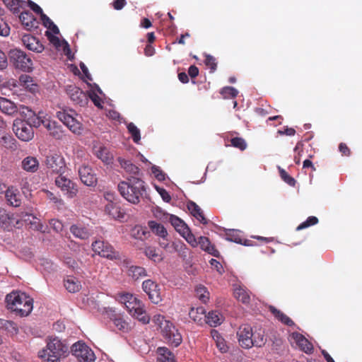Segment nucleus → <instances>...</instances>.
Listing matches in <instances>:
<instances>
[{
    "label": "nucleus",
    "instance_id": "nucleus-28",
    "mask_svg": "<svg viewBox=\"0 0 362 362\" xmlns=\"http://www.w3.org/2000/svg\"><path fill=\"white\" fill-rule=\"evenodd\" d=\"M22 168L29 173H35L39 168L38 160L33 156H28L21 162Z\"/></svg>",
    "mask_w": 362,
    "mask_h": 362
},
{
    "label": "nucleus",
    "instance_id": "nucleus-30",
    "mask_svg": "<svg viewBox=\"0 0 362 362\" xmlns=\"http://www.w3.org/2000/svg\"><path fill=\"white\" fill-rule=\"evenodd\" d=\"M127 274L135 281L147 276L145 268L135 265L127 267Z\"/></svg>",
    "mask_w": 362,
    "mask_h": 362
},
{
    "label": "nucleus",
    "instance_id": "nucleus-27",
    "mask_svg": "<svg viewBox=\"0 0 362 362\" xmlns=\"http://www.w3.org/2000/svg\"><path fill=\"white\" fill-rule=\"evenodd\" d=\"M187 209L191 214L195 217L200 223L207 224L208 221L205 218L201 208L194 202L190 201L187 203Z\"/></svg>",
    "mask_w": 362,
    "mask_h": 362
},
{
    "label": "nucleus",
    "instance_id": "nucleus-20",
    "mask_svg": "<svg viewBox=\"0 0 362 362\" xmlns=\"http://www.w3.org/2000/svg\"><path fill=\"white\" fill-rule=\"evenodd\" d=\"M22 42L26 48L37 53L44 50V46L35 37L31 35H24L22 37Z\"/></svg>",
    "mask_w": 362,
    "mask_h": 362
},
{
    "label": "nucleus",
    "instance_id": "nucleus-25",
    "mask_svg": "<svg viewBox=\"0 0 362 362\" xmlns=\"http://www.w3.org/2000/svg\"><path fill=\"white\" fill-rule=\"evenodd\" d=\"M71 233L77 238L87 240L91 235L90 230L81 224H74L70 227Z\"/></svg>",
    "mask_w": 362,
    "mask_h": 362
},
{
    "label": "nucleus",
    "instance_id": "nucleus-16",
    "mask_svg": "<svg viewBox=\"0 0 362 362\" xmlns=\"http://www.w3.org/2000/svg\"><path fill=\"white\" fill-rule=\"evenodd\" d=\"M142 288L152 303L157 304L161 300L159 286L156 282L147 279L143 282Z\"/></svg>",
    "mask_w": 362,
    "mask_h": 362
},
{
    "label": "nucleus",
    "instance_id": "nucleus-9",
    "mask_svg": "<svg viewBox=\"0 0 362 362\" xmlns=\"http://www.w3.org/2000/svg\"><path fill=\"white\" fill-rule=\"evenodd\" d=\"M13 130L16 136L23 141H30L34 136L32 127L21 119L17 118L13 121Z\"/></svg>",
    "mask_w": 362,
    "mask_h": 362
},
{
    "label": "nucleus",
    "instance_id": "nucleus-31",
    "mask_svg": "<svg viewBox=\"0 0 362 362\" xmlns=\"http://www.w3.org/2000/svg\"><path fill=\"white\" fill-rule=\"evenodd\" d=\"M269 311L274 315V317L278 320L281 322L283 324H284L287 326H289V327H292V326L295 325L294 322L288 316H287L286 314H284L281 310L276 309L275 307L270 306Z\"/></svg>",
    "mask_w": 362,
    "mask_h": 362
},
{
    "label": "nucleus",
    "instance_id": "nucleus-1",
    "mask_svg": "<svg viewBox=\"0 0 362 362\" xmlns=\"http://www.w3.org/2000/svg\"><path fill=\"white\" fill-rule=\"evenodd\" d=\"M117 188L120 194L134 204L140 202L146 190L144 182L136 176H130L127 180L120 182Z\"/></svg>",
    "mask_w": 362,
    "mask_h": 362
},
{
    "label": "nucleus",
    "instance_id": "nucleus-26",
    "mask_svg": "<svg viewBox=\"0 0 362 362\" xmlns=\"http://www.w3.org/2000/svg\"><path fill=\"white\" fill-rule=\"evenodd\" d=\"M201 249L207 253L213 255L214 257H218L220 252L215 247L214 245H212L207 237L200 236L199 238V245Z\"/></svg>",
    "mask_w": 362,
    "mask_h": 362
},
{
    "label": "nucleus",
    "instance_id": "nucleus-63",
    "mask_svg": "<svg viewBox=\"0 0 362 362\" xmlns=\"http://www.w3.org/2000/svg\"><path fill=\"white\" fill-rule=\"evenodd\" d=\"M45 35L47 37L49 42L55 47H58L60 46V40L58 37L52 35L49 31H46Z\"/></svg>",
    "mask_w": 362,
    "mask_h": 362
},
{
    "label": "nucleus",
    "instance_id": "nucleus-18",
    "mask_svg": "<svg viewBox=\"0 0 362 362\" xmlns=\"http://www.w3.org/2000/svg\"><path fill=\"white\" fill-rule=\"evenodd\" d=\"M105 211L115 220L123 219L126 214L119 202H108L105 206Z\"/></svg>",
    "mask_w": 362,
    "mask_h": 362
},
{
    "label": "nucleus",
    "instance_id": "nucleus-8",
    "mask_svg": "<svg viewBox=\"0 0 362 362\" xmlns=\"http://www.w3.org/2000/svg\"><path fill=\"white\" fill-rule=\"evenodd\" d=\"M71 351L79 362H93L95 361L93 351L84 342L78 341L74 344Z\"/></svg>",
    "mask_w": 362,
    "mask_h": 362
},
{
    "label": "nucleus",
    "instance_id": "nucleus-3",
    "mask_svg": "<svg viewBox=\"0 0 362 362\" xmlns=\"http://www.w3.org/2000/svg\"><path fill=\"white\" fill-rule=\"evenodd\" d=\"M6 307L16 315H28L33 308V300L25 293L13 291L6 296Z\"/></svg>",
    "mask_w": 362,
    "mask_h": 362
},
{
    "label": "nucleus",
    "instance_id": "nucleus-55",
    "mask_svg": "<svg viewBox=\"0 0 362 362\" xmlns=\"http://www.w3.org/2000/svg\"><path fill=\"white\" fill-rule=\"evenodd\" d=\"M206 66L211 69V72H214L217 68L216 59L214 57L206 54L204 60Z\"/></svg>",
    "mask_w": 362,
    "mask_h": 362
},
{
    "label": "nucleus",
    "instance_id": "nucleus-38",
    "mask_svg": "<svg viewBox=\"0 0 362 362\" xmlns=\"http://www.w3.org/2000/svg\"><path fill=\"white\" fill-rule=\"evenodd\" d=\"M0 329L6 331L11 335H15L18 332L16 324L12 321L6 320H0Z\"/></svg>",
    "mask_w": 362,
    "mask_h": 362
},
{
    "label": "nucleus",
    "instance_id": "nucleus-40",
    "mask_svg": "<svg viewBox=\"0 0 362 362\" xmlns=\"http://www.w3.org/2000/svg\"><path fill=\"white\" fill-rule=\"evenodd\" d=\"M97 157L100 159L103 163L109 164L112 162V156L109 150L104 146H100L96 151Z\"/></svg>",
    "mask_w": 362,
    "mask_h": 362
},
{
    "label": "nucleus",
    "instance_id": "nucleus-14",
    "mask_svg": "<svg viewBox=\"0 0 362 362\" xmlns=\"http://www.w3.org/2000/svg\"><path fill=\"white\" fill-rule=\"evenodd\" d=\"M253 331L251 326L248 324H244L240 326L237 337L239 344L244 349H250L254 345L252 342Z\"/></svg>",
    "mask_w": 362,
    "mask_h": 362
},
{
    "label": "nucleus",
    "instance_id": "nucleus-11",
    "mask_svg": "<svg viewBox=\"0 0 362 362\" xmlns=\"http://www.w3.org/2000/svg\"><path fill=\"white\" fill-rule=\"evenodd\" d=\"M74 111L63 110L57 113L59 119L74 134H80L81 124L74 117Z\"/></svg>",
    "mask_w": 362,
    "mask_h": 362
},
{
    "label": "nucleus",
    "instance_id": "nucleus-53",
    "mask_svg": "<svg viewBox=\"0 0 362 362\" xmlns=\"http://www.w3.org/2000/svg\"><path fill=\"white\" fill-rule=\"evenodd\" d=\"M318 223V218L316 216H309L307 220L301 223L297 228V230L305 229L308 227L314 226Z\"/></svg>",
    "mask_w": 362,
    "mask_h": 362
},
{
    "label": "nucleus",
    "instance_id": "nucleus-58",
    "mask_svg": "<svg viewBox=\"0 0 362 362\" xmlns=\"http://www.w3.org/2000/svg\"><path fill=\"white\" fill-rule=\"evenodd\" d=\"M19 83L25 88H30V86L33 85L32 77L26 74H23L19 77Z\"/></svg>",
    "mask_w": 362,
    "mask_h": 362
},
{
    "label": "nucleus",
    "instance_id": "nucleus-62",
    "mask_svg": "<svg viewBox=\"0 0 362 362\" xmlns=\"http://www.w3.org/2000/svg\"><path fill=\"white\" fill-rule=\"evenodd\" d=\"M10 33V28L6 22L0 17V35L7 36Z\"/></svg>",
    "mask_w": 362,
    "mask_h": 362
},
{
    "label": "nucleus",
    "instance_id": "nucleus-7",
    "mask_svg": "<svg viewBox=\"0 0 362 362\" xmlns=\"http://www.w3.org/2000/svg\"><path fill=\"white\" fill-rule=\"evenodd\" d=\"M23 221L17 215L7 212L0 208V228L4 230L11 231L13 228H20L23 226Z\"/></svg>",
    "mask_w": 362,
    "mask_h": 362
},
{
    "label": "nucleus",
    "instance_id": "nucleus-5",
    "mask_svg": "<svg viewBox=\"0 0 362 362\" xmlns=\"http://www.w3.org/2000/svg\"><path fill=\"white\" fill-rule=\"evenodd\" d=\"M125 308L132 317L137 319L143 324L146 325L149 323L151 318L146 313L143 303L134 296H133V299L130 300V301L127 303Z\"/></svg>",
    "mask_w": 362,
    "mask_h": 362
},
{
    "label": "nucleus",
    "instance_id": "nucleus-19",
    "mask_svg": "<svg viewBox=\"0 0 362 362\" xmlns=\"http://www.w3.org/2000/svg\"><path fill=\"white\" fill-rule=\"evenodd\" d=\"M108 315L110 320L118 331L123 333H127L131 330L129 323L127 322L121 315L115 313L112 310H110V313Z\"/></svg>",
    "mask_w": 362,
    "mask_h": 362
},
{
    "label": "nucleus",
    "instance_id": "nucleus-44",
    "mask_svg": "<svg viewBox=\"0 0 362 362\" xmlns=\"http://www.w3.org/2000/svg\"><path fill=\"white\" fill-rule=\"evenodd\" d=\"M148 234V232H147L144 228L140 226H134L131 232V235L133 238L141 240H145L147 238Z\"/></svg>",
    "mask_w": 362,
    "mask_h": 362
},
{
    "label": "nucleus",
    "instance_id": "nucleus-35",
    "mask_svg": "<svg viewBox=\"0 0 362 362\" xmlns=\"http://www.w3.org/2000/svg\"><path fill=\"white\" fill-rule=\"evenodd\" d=\"M148 226L152 233L156 234V235L160 238H166L168 235V232L165 228L160 223H157L154 221H149L148 222Z\"/></svg>",
    "mask_w": 362,
    "mask_h": 362
},
{
    "label": "nucleus",
    "instance_id": "nucleus-32",
    "mask_svg": "<svg viewBox=\"0 0 362 362\" xmlns=\"http://www.w3.org/2000/svg\"><path fill=\"white\" fill-rule=\"evenodd\" d=\"M158 362H175L174 355L166 347H159L157 349Z\"/></svg>",
    "mask_w": 362,
    "mask_h": 362
},
{
    "label": "nucleus",
    "instance_id": "nucleus-6",
    "mask_svg": "<svg viewBox=\"0 0 362 362\" xmlns=\"http://www.w3.org/2000/svg\"><path fill=\"white\" fill-rule=\"evenodd\" d=\"M47 169L52 173L63 175L66 170L64 158L59 153H49L45 160Z\"/></svg>",
    "mask_w": 362,
    "mask_h": 362
},
{
    "label": "nucleus",
    "instance_id": "nucleus-42",
    "mask_svg": "<svg viewBox=\"0 0 362 362\" xmlns=\"http://www.w3.org/2000/svg\"><path fill=\"white\" fill-rule=\"evenodd\" d=\"M235 297L242 303L247 304L250 301V297L248 292L242 287H238L235 289Z\"/></svg>",
    "mask_w": 362,
    "mask_h": 362
},
{
    "label": "nucleus",
    "instance_id": "nucleus-13",
    "mask_svg": "<svg viewBox=\"0 0 362 362\" xmlns=\"http://www.w3.org/2000/svg\"><path fill=\"white\" fill-rule=\"evenodd\" d=\"M93 250L100 256L110 259H117L119 253L116 252L113 247L107 242L103 240H95L92 243Z\"/></svg>",
    "mask_w": 362,
    "mask_h": 362
},
{
    "label": "nucleus",
    "instance_id": "nucleus-59",
    "mask_svg": "<svg viewBox=\"0 0 362 362\" xmlns=\"http://www.w3.org/2000/svg\"><path fill=\"white\" fill-rule=\"evenodd\" d=\"M152 322L162 329V327L165 325V322H169V320L165 319V317L162 315H155L152 318Z\"/></svg>",
    "mask_w": 362,
    "mask_h": 362
},
{
    "label": "nucleus",
    "instance_id": "nucleus-17",
    "mask_svg": "<svg viewBox=\"0 0 362 362\" xmlns=\"http://www.w3.org/2000/svg\"><path fill=\"white\" fill-rule=\"evenodd\" d=\"M80 179L87 186H95L98 178L93 169L88 165H83L78 168Z\"/></svg>",
    "mask_w": 362,
    "mask_h": 362
},
{
    "label": "nucleus",
    "instance_id": "nucleus-34",
    "mask_svg": "<svg viewBox=\"0 0 362 362\" xmlns=\"http://www.w3.org/2000/svg\"><path fill=\"white\" fill-rule=\"evenodd\" d=\"M118 162L121 166L127 173L132 174L134 175H139V168L129 160H125L122 158H118Z\"/></svg>",
    "mask_w": 362,
    "mask_h": 362
},
{
    "label": "nucleus",
    "instance_id": "nucleus-23",
    "mask_svg": "<svg viewBox=\"0 0 362 362\" xmlns=\"http://www.w3.org/2000/svg\"><path fill=\"white\" fill-rule=\"evenodd\" d=\"M292 338L299 348L305 353H311L313 350V346L310 342L301 334L298 332H293Z\"/></svg>",
    "mask_w": 362,
    "mask_h": 362
},
{
    "label": "nucleus",
    "instance_id": "nucleus-33",
    "mask_svg": "<svg viewBox=\"0 0 362 362\" xmlns=\"http://www.w3.org/2000/svg\"><path fill=\"white\" fill-rule=\"evenodd\" d=\"M168 221L180 235H182V233H185V231L187 232L189 227L177 216L171 214Z\"/></svg>",
    "mask_w": 362,
    "mask_h": 362
},
{
    "label": "nucleus",
    "instance_id": "nucleus-41",
    "mask_svg": "<svg viewBox=\"0 0 362 362\" xmlns=\"http://www.w3.org/2000/svg\"><path fill=\"white\" fill-rule=\"evenodd\" d=\"M211 334L219 351L221 353H226L228 351V347L224 339L219 335L216 330H213L211 332Z\"/></svg>",
    "mask_w": 362,
    "mask_h": 362
},
{
    "label": "nucleus",
    "instance_id": "nucleus-49",
    "mask_svg": "<svg viewBox=\"0 0 362 362\" xmlns=\"http://www.w3.org/2000/svg\"><path fill=\"white\" fill-rule=\"evenodd\" d=\"M196 296L203 303H206L209 300V292L206 288L203 286H199L197 287L196 290Z\"/></svg>",
    "mask_w": 362,
    "mask_h": 362
},
{
    "label": "nucleus",
    "instance_id": "nucleus-50",
    "mask_svg": "<svg viewBox=\"0 0 362 362\" xmlns=\"http://www.w3.org/2000/svg\"><path fill=\"white\" fill-rule=\"evenodd\" d=\"M230 145L240 151H244L247 148V144L244 139L241 137H233L230 140Z\"/></svg>",
    "mask_w": 362,
    "mask_h": 362
},
{
    "label": "nucleus",
    "instance_id": "nucleus-15",
    "mask_svg": "<svg viewBox=\"0 0 362 362\" xmlns=\"http://www.w3.org/2000/svg\"><path fill=\"white\" fill-rule=\"evenodd\" d=\"M66 92L74 104L84 106L88 103V100L86 94L75 85L67 86Z\"/></svg>",
    "mask_w": 362,
    "mask_h": 362
},
{
    "label": "nucleus",
    "instance_id": "nucleus-29",
    "mask_svg": "<svg viewBox=\"0 0 362 362\" xmlns=\"http://www.w3.org/2000/svg\"><path fill=\"white\" fill-rule=\"evenodd\" d=\"M64 285L70 293H76L81 288V282L74 276H68L64 280Z\"/></svg>",
    "mask_w": 362,
    "mask_h": 362
},
{
    "label": "nucleus",
    "instance_id": "nucleus-60",
    "mask_svg": "<svg viewBox=\"0 0 362 362\" xmlns=\"http://www.w3.org/2000/svg\"><path fill=\"white\" fill-rule=\"evenodd\" d=\"M49 134L56 139H60L62 138L64 132L61 126L56 123L52 129H51Z\"/></svg>",
    "mask_w": 362,
    "mask_h": 362
},
{
    "label": "nucleus",
    "instance_id": "nucleus-64",
    "mask_svg": "<svg viewBox=\"0 0 362 362\" xmlns=\"http://www.w3.org/2000/svg\"><path fill=\"white\" fill-rule=\"evenodd\" d=\"M51 227L57 232H60L63 229L62 223L57 219H52L49 222Z\"/></svg>",
    "mask_w": 362,
    "mask_h": 362
},
{
    "label": "nucleus",
    "instance_id": "nucleus-47",
    "mask_svg": "<svg viewBox=\"0 0 362 362\" xmlns=\"http://www.w3.org/2000/svg\"><path fill=\"white\" fill-rule=\"evenodd\" d=\"M221 94L226 99L235 98L238 95V91L234 87L226 86L221 89Z\"/></svg>",
    "mask_w": 362,
    "mask_h": 362
},
{
    "label": "nucleus",
    "instance_id": "nucleus-57",
    "mask_svg": "<svg viewBox=\"0 0 362 362\" xmlns=\"http://www.w3.org/2000/svg\"><path fill=\"white\" fill-rule=\"evenodd\" d=\"M184 247H185V245L180 241L173 242L172 243H169V247L167 248L166 251L170 253H173L180 251Z\"/></svg>",
    "mask_w": 362,
    "mask_h": 362
},
{
    "label": "nucleus",
    "instance_id": "nucleus-46",
    "mask_svg": "<svg viewBox=\"0 0 362 362\" xmlns=\"http://www.w3.org/2000/svg\"><path fill=\"white\" fill-rule=\"evenodd\" d=\"M127 127L129 133L132 136L134 142L136 144H139V142L141 140L140 130L133 122L129 123Z\"/></svg>",
    "mask_w": 362,
    "mask_h": 362
},
{
    "label": "nucleus",
    "instance_id": "nucleus-45",
    "mask_svg": "<svg viewBox=\"0 0 362 362\" xmlns=\"http://www.w3.org/2000/svg\"><path fill=\"white\" fill-rule=\"evenodd\" d=\"M144 253L147 257L155 262H159L163 260L161 255H160L153 247L150 246L146 247Z\"/></svg>",
    "mask_w": 362,
    "mask_h": 362
},
{
    "label": "nucleus",
    "instance_id": "nucleus-51",
    "mask_svg": "<svg viewBox=\"0 0 362 362\" xmlns=\"http://www.w3.org/2000/svg\"><path fill=\"white\" fill-rule=\"evenodd\" d=\"M186 241L193 247H196L199 245V240H197L195 236L191 233L189 228L187 229V232L185 231V233L181 235Z\"/></svg>",
    "mask_w": 362,
    "mask_h": 362
},
{
    "label": "nucleus",
    "instance_id": "nucleus-39",
    "mask_svg": "<svg viewBox=\"0 0 362 362\" xmlns=\"http://www.w3.org/2000/svg\"><path fill=\"white\" fill-rule=\"evenodd\" d=\"M267 341V338L265 337L264 330L262 329H259L253 332L252 336V342H254V345L257 347L263 346Z\"/></svg>",
    "mask_w": 362,
    "mask_h": 362
},
{
    "label": "nucleus",
    "instance_id": "nucleus-54",
    "mask_svg": "<svg viewBox=\"0 0 362 362\" xmlns=\"http://www.w3.org/2000/svg\"><path fill=\"white\" fill-rule=\"evenodd\" d=\"M279 174H280L281 178L286 183H287L288 185H290L291 187L295 186V185H296L295 179L293 177H292L291 176H290L285 170L279 168Z\"/></svg>",
    "mask_w": 362,
    "mask_h": 362
},
{
    "label": "nucleus",
    "instance_id": "nucleus-36",
    "mask_svg": "<svg viewBox=\"0 0 362 362\" xmlns=\"http://www.w3.org/2000/svg\"><path fill=\"white\" fill-rule=\"evenodd\" d=\"M204 320L211 327H216L222 322L220 314L216 311H211L208 315L205 314Z\"/></svg>",
    "mask_w": 362,
    "mask_h": 362
},
{
    "label": "nucleus",
    "instance_id": "nucleus-2",
    "mask_svg": "<svg viewBox=\"0 0 362 362\" xmlns=\"http://www.w3.org/2000/svg\"><path fill=\"white\" fill-rule=\"evenodd\" d=\"M69 346L57 337L48 339L45 348L39 351L38 357L42 362H61L68 356Z\"/></svg>",
    "mask_w": 362,
    "mask_h": 362
},
{
    "label": "nucleus",
    "instance_id": "nucleus-21",
    "mask_svg": "<svg viewBox=\"0 0 362 362\" xmlns=\"http://www.w3.org/2000/svg\"><path fill=\"white\" fill-rule=\"evenodd\" d=\"M18 105L13 101L0 97V111L8 116L14 117L18 112Z\"/></svg>",
    "mask_w": 362,
    "mask_h": 362
},
{
    "label": "nucleus",
    "instance_id": "nucleus-22",
    "mask_svg": "<svg viewBox=\"0 0 362 362\" xmlns=\"http://www.w3.org/2000/svg\"><path fill=\"white\" fill-rule=\"evenodd\" d=\"M5 197L10 206L18 207L21 204V195L20 192L13 187H10L6 190Z\"/></svg>",
    "mask_w": 362,
    "mask_h": 362
},
{
    "label": "nucleus",
    "instance_id": "nucleus-48",
    "mask_svg": "<svg viewBox=\"0 0 362 362\" xmlns=\"http://www.w3.org/2000/svg\"><path fill=\"white\" fill-rule=\"evenodd\" d=\"M0 143L6 148L12 149L16 146V139L10 134H5L0 139Z\"/></svg>",
    "mask_w": 362,
    "mask_h": 362
},
{
    "label": "nucleus",
    "instance_id": "nucleus-56",
    "mask_svg": "<svg viewBox=\"0 0 362 362\" xmlns=\"http://www.w3.org/2000/svg\"><path fill=\"white\" fill-rule=\"evenodd\" d=\"M25 121L27 122V123H28L32 127V128H33V127H38L41 124H42L44 119H42L40 117L37 116L35 112L33 115L30 117Z\"/></svg>",
    "mask_w": 362,
    "mask_h": 362
},
{
    "label": "nucleus",
    "instance_id": "nucleus-12",
    "mask_svg": "<svg viewBox=\"0 0 362 362\" xmlns=\"http://www.w3.org/2000/svg\"><path fill=\"white\" fill-rule=\"evenodd\" d=\"M55 185L69 198H74L78 193L77 185L63 175L56 177Z\"/></svg>",
    "mask_w": 362,
    "mask_h": 362
},
{
    "label": "nucleus",
    "instance_id": "nucleus-37",
    "mask_svg": "<svg viewBox=\"0 0 362 362\" xmlns=\"http://www.w3.org/2000/svg\"><path fill=\"white\" fill-rule=\"evenodd\" d=\"M206 310L203 307L192 308L189 312V317L195 322L200 323L204 318Z\"/></svg>",
    "mask_w": 362,
    "mask_h": 362
},
{
    "label": "nucleus",
    "instance_id": "nucleus-10",
    "mask_svg": "<svg viewBox=\"0 0 362 362\" xmlns=\"http://www.w3.org/2000/svg\"><path fill=\"white\" fill-rule=\"evenodd\" d=\"M161 334L167 343L175 347L178 346L182 341L181 334L171 322L165 323Z\"/></svg>",
    "mask_w": 362,
    "mask_h": 362
},
{
    "label": "nucleus",
    "instance_id": "nucleus-52",
    "mask_svg": "<svg viewBox=\"0 0 362 362\" xmlns=\"http://www.w3.org/2000/svg\"><path fill=\"white\" fill-rule=\"evenodd\" d=\"M18 108L19 110L18 113L23 117L22 120H27L35 113L31 109L22 105L18 106Z\"/></svg>",
    "mask_w": 362,
    "mask_h": 362
},
{
    "label": "nucleus",
    "instance_id": "nucleus-24",
    "mask_svg": "<svg viewBox=\"0 0 362 362\" xmlns=\"http://www.w3.org/2000/svg\"><path fill=\"white\" fill-rule=\"evenodd\" d=\"M20 21L22 25L27 30L37 28L38 22L35 17L30 11H23L19 16Z\"/></svg>",
    "mask_w": 362,
    "mask_h": 362
},
{
    "label": "nucleus",
    "instance_id": "nucleus-43",
    "mask_svg": "<svg viewBox=\"0 0 362 362\" xmlns=\"http://www.w3.org/2000/svg\"><path fill=\"white\" fill-rule=\"evenodd\" d=\"M4 3L13 13L19 12V8H23L25 5V1L21 0H4Z\"/></svg>",
    "mask_w": 362,
    "mask_h": 362
},
{
    "label": "nucleus",
    "instance_id": "nucleus-4",
    "mask_svg": "<svg viewBox=\"0 0 362 362\" xmlns=\"http://www.w3.org/2000/svg\"><path fill=\"white\" fill-rule=\"evenodd\" d=\"M8 57L11 63L16 69L25 72H30L33 70V61L30 57L23 51L19 49H12L9 51Z\"/></svg>",
    "mask_w": 362,
    "mask_h": 362
},
{
    "label": "nucleus",
    "instance_id": "nucleus-61",
    "mask_svg": "<svg viewBox=\"0 0 362 362\" xmlns=\"http://www.w3.org/2000/svg\"><path fill=\"white\" fill-rule=\"evenodd\" d=\"M154 216L163 221H168L171 214H169L158 208L153 211Z\"/></svg>",
    "mask_w": 362,
    "mask_h": 362
}]
</instances>
